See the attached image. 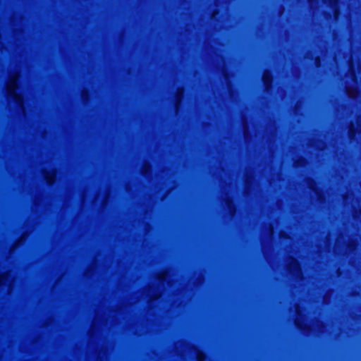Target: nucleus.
I'll return each instance as SVG.
<instances>
[{"label": "nucleus", "instance_id": "f257e3e1", "mask_svg": "<svg viewBox=\"0 0 361 361\" xmlns=\"http://www.w3.org/2000/svg\"><path fill=\"white\" fill-rule=\"evenodd\" d=\"M273 75L269 71H265L263 76H262V81L266 87H269L271 85V83L273 82Z\"/></svg>", "mask_w": 361, "mask_h": 361}, {"label": "nucleus", "instance_id": "f03ea898", "mask_svg": "<svg viewBox=\"0 0 361 361\" xmlns=\"http://www.w3.org/2000/svg\"><path fill=\"white\" fill-rule=\"evenodd\" d=\"M315 61H316L317 65H319V63H320V61H321V58H320L319 56H317V57L315 58Z\"/></svg>", "mask_w": 361, "mask_h": 361}]
</instances>
